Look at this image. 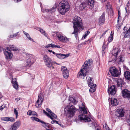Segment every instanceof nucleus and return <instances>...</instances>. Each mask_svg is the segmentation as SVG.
<instances>
[{
	"label": "nucleus",
	"instance_id": "obj_54",
	"mask_svg": "<svg viewBox=\"0 0 130 130\" xmlns=\"http://www.w3.org/2000/svg\"><path fill=\"white\" fill-rule=\"evenodd\" d=\"M53 22H54V23H56L57 24H60L61 23V22L59 21V20L57 21H55L54 20L53 21Z\"/></svg>",
	"mask_w": 130,
	"mask_h": 130
},
{
	"label": "nucleus",
	"instance_id": "obj_55",
	"mask_svg": "<svg viewBox=\"0 0 130 130\" xmlns=\"http://www.w3.org/2000/svg\"><path fill=\"white\" fill-rule=\"evenodd\" d=\"M31 115L37 116V113H36V112L34 111H32V113L31 114Z\"/></svg>",
	"mask_w": 130,
	"mask_h": 130
},
{
	"label": "nucleus",
	"instance_id": "obj_36",
	"mask_svg": "<svg viewBox=\"0 0 130 130\" xmlns=\"http://www.w3.org/2000/svg\"><path fill=\"white\" fill-rule=\"evenodd\" d=\"M56 7L57 6H56L55 7H53L51 9H46L45 10L47 12H50L51 13H52L55 11Z\"/></svg>",
	"mask_w": 130,
	"mask_h": 130
},
{
	"label": "nucleus",
	"instance_id": "obj_8",
	"mask_svg": "<svg viewBox=\"0 0 130 130\" xmlns=\"http://www.w3.org/2000/svg\"><path fill=\"white\" fill-rule=\"evenodd\" d=\"M44 96L42 93H40L38 96V99L35 105L36 107H40L43 101Z\"/></svg>",
	"mask_w": 130,
	"mask_h": 130
},
{
	"label": "nucleus",
	"instance_id": "obj_15",
	"mask_svg": "<svg viewBox=\"0 0 130 130\" xmlns=\"http://www.w3.org/2000/svg\"><path fill=\"white\" fill-rule=\"evenodd\" d=\"M108 94L112 95H114L116 92L115 86L112 85L108 88Z\"/></svg>",
	"mask_w": 130,
	"mask_h": 130
},
{
	"label": "nucleus",
	"instance_id": "obj_18",
	"mask_svg": "<svg viewBox=\"0 0 130 130\" xmlns=\"http://www.w3.org/2000/svg\"><path fill=\"white\" fill-rule=\"evenodd\" d=\"M12 83L13 85V86L14 88L17 90L18 89V85L17 82V80L16 78H14L12 79Z\"/></svg>",
	"mask_w": 130,
	"mask_h": 130
},
{
	"label": "nucleus",
	"instance_id": "obj_1",
	"mask_svg": "<svg viewBox=\"0 0 130 130\" xmlns=\"http://www.w3.org/2000/svg\"><path fill=\"white\" fill-rule=\"evenodd\" d=\"M58 9L60 14L64 15L70 9V6L68 2L66 1H62L58 4Z\"/></svg>",
	"mask_w": 130,
	"mask_h": 130
},
{
	"label": "nucleus",
	"instance_id": "obj_33",
	"mask_svg": "<svg viewBox=\"0 0 130 130\" xmlns=\"http://www.w3.org/2000/svg\"><path fill=\"white\" fill-rule=\"evenodd\" d=\"M23 33L26 36L27 38L30 40L33 41L34 42H35V41H34L33 39L30 37L29 35L25 31H24Z\"/></svg>",
	"mask_w": 130,
	"mask_h": 130
},
{
	"label": "nucleus",
	"instance_id": "obj_35",
	"mask_svg": "<svg viewBox=\"0 0 130 130\" xmlns=\"http://www.w3.org/2000/svg\"><path fill=\"white\" fill-rule=\"evenodd\" d=\"M61 38L62 39V40H60V41L63 42H67L69 41V39L67 38L66 36H63Z\"/></svg>",
	"mask_w": 130,
	"mask_h": 130
},
{
	"label": "nucleus",
	"instance_id": "obj_4",
	"mask_svg": "<svg viewBox=\"0 0 130 130\" xmlns=\"http://www.w3.org/2000/svg\"><path fill=\"white\" fill-rule=\"evenodd\" d=\"M44 61L45 63V64L47 67L54 69V67L52 66L53 64H56L59 65V64L56 63L55 62H53L51 58L49 57L47 55H45L43 57Z\"/></svg>",
	"mask_w": 130,
	"mask_h": 130
},
{
	"label": "nucleus",
	"instance_id": "obj_59",
	"mask_svg": "<svg viewBox=\"0 0 130 130\" xmlns=\"http://www.w3.org/2000/svg\"><path fill=\"white\" fill-rule=\"evenodd\" d=\"M113 34H114V31H112L111 32L110 36H113Z\"/></svg>",
	"mask_w": 130,
	"mask_h": 130
},
{
	"label": "nucleus",
	"instance_id": "obj_43",
	"mask_svg": "<svg viewBox=\"0 0 130 130\" xmlns=\"http://www.w3.org/2000/svg\"><path fill=\"white\" fill-rule=\"evenodd\" d=\"M103 128L105 130H110L109 127L106 124H105L103 125Z\"/></svg>",
	"mask_w": 130,
	"mask_h": 130
},
{
	"label": "nucleus",
	"instance_id": "obj_5",
	"mask_svg": "<svg viewBox=\"0 0 130 130\" xmlns=\"http://www.w3.org/2000/svg\"><path fill=\"white\" fill-rule=\"evenodd\" d=\"M30 58H28L27 60L24 62V66L29 67L36 61V59L33 55H30Z\"/></svg>",
	"mask_w": 130,
	"mask_h": 130
},
{
	"label": "nucleus",
	"instance_id": "obj_48",
	"mask_svg": "<svg viewBox=\"0 0 130 130\" xmlns=\"http://www.w3.org/2000/svg\"><path fill=\"white\" fill-rule=\"evenodd\" d=\"M14 114H15V115H16V118H17L18 117V112L15 108L14 109Z\"/></svg>",
	"mask_w": 130,
	"mask_h": 130
},
{
	"label": "nucleus",
	"instance_id": "obj_27",
	"mask_svg": "<svg viewBox=\"0 0 130 130\" xmlns=\"http://www.w3.org/2000/svg\"><path fill=\"white\" fill-rule=\"evenodd\" d=\"M79 108L80 110L83 111L84 114L87 113V111L83 103H82V106H79Z\"/></svg>",
	"mask_w": 130,
	"mask_h": 130
},
{
	"label": "nucleus",
	"instance_id": "obj_14",
	"mask_svg": "<svg viewBox=\"0 0 130 130\" xmlns=\"http://www.w3.org/2000/svg\"><path fill=\"white\" fill-rule=\"evenodd\" d=\"M123 96L124 98H130V91L126 89H124L122 91Z\"/></svg>",
	"mask_w": 130,
	"mask_h": 130
},
{
	"label": "nucleus",
	"instance_id": "obj_9",
	"mask_svg": "<svg viewBox=\"0 0 130 130\" xmlns=\"http://www.w3.org/2000/svg\"><path fill=\"white\" fill-rule=\"evenodd\" d=\"M109 72L111 75L114 77H117L118 76L119 73L117 69L115 67H112L110 68Z\"/></svg>",
	"mask_w": 130,
	"mask_h": 130
},
{
	"label": "nucleus",
	"instance_id": "obj_19",
	"mask_svg": "<svg viewBox=\"0 0 130 130\" xmlns=\"http://www.w3.org/2000/svg\"><path fill=\"white\" fill-rule=\"evenodd\" d=\"M105 14L103 13L99 19V24H103L105 22Z\"/></svg>",
	"mask_w": 130,
	"mask_h": 130
},
{
	"label": "nucleus",
	"instance_id": "obj_30",
	"mask_svg": "<svg viewBox=\"0 0 130 130\" xmlns=\"http://www.w3.org/2000/svg\"><path fill=\"white\" fill-rule=\"evenodd\" d=\"M69 100L70 102V103H72L73 104H75L77 103V101L74 98L72 97L70 98L69 99Z\"/></svg>",
	"mask_w": 130,
	"mask_h": 130
},
{
	"label": "nucleus",
	"instance_id": "obj_23",
	"mask_svg": "<svg viewBox=\"0 0 130 130\" xmlns=\"http://www.w3.org/2000/svg\"><path fill=\"white\" fill-rule=\"evenodd\" d=\"M124 58L123 56L120 55L118 58H116V60L118 64H120L124 60Z\"/></svg>",
	"mask_w": 130,
	"mask_h": 130
},
{
	"label": "nucleus",
	"instance_id": "obj_29",
	"mask_svg": "<svg viewBox=\"0 0 130 130\" xmlns=\"http://www.w3.org/2000/svg\"><path fill=\"white\" fill-rule=\"evenodd\" d=\"M62 74L64 77L66 79L68 77L69 74V70H66L65 72L62 73Z\"/></svg>",
	"mask_w": 130,
	"mask_h": 130
},
{
	"label": "nucleus",
	"instance_id": "obj_62",
	"mask_svg": "<svg viewBox=\"0 0 130 130\" xmlns=\"http://www.w3.org/2000/svg\"><path fill=\"white\" fill-rule=\"evenodd\" d=\"M127 123L130 126V118L128 119L127 121Z\"/></svg>",
	"mask_w": 130,
	"mask_h": 130
},
{
	"label": "nucleus",
	"instance_id": "obj_52",
	"mask_svg": "<svg viewBox=\"0 0 130 130\" xmlns=\"http://www.w3.org/2000/svg\"><path fill=\"white\" fill-rule=\"evenodd\" d=\"M5 105H3L1 106L0 107V111L2 110L5 107Z\"/></svg>",
	"mask_w": 130,
	"mask_h": 130
},
{
	"label": "nucleus",
	"instance_id": "obj_7",
	"mask_svg": "<svg viewBox=\"0 0 130 130\" xmlns=\"http://www.w3.org/2000/svg\"><path fill=\"white\" fill-rule=\"evenodd\" d=\"M83 25H74L73 27L74 29V31L72 34H74L76 38H77L78 36V30H83L84 29Z\"/></svg>",
	"mask_w": 130,
	"mask_h": 130
},
{
	"label": "nucleus",
	"instance_id": "obj_45",
	"mask_svg": "<svg viewBox=\"0 0 130 130\" xmlns=\"http://www.w3.org/2000/svg\"><path fill=\"white\" fill-rule=\"evenodd\" d=\"M36 29L38 30H39L40 32L42 34H43L45 32V31H44L43 29H40V28L37 27L36 28Z\"/></svg>",
	"mask_w": 130,
	"mask_h": 130
},
{
	"label": "nucleus",
	"instance_id": "obj_32",
	"mask_svg": "<svg viewBox=\"0 0 130 130\" xmlns=\"http://www.w3.org/2000/svg\"><path fill=\"white\" fill-rule=\"evenodd\" d=\"M122 80L120 79H119L118 80L117 83V87H120V88H121V86L122 84Z\"/></svg>",
	"mask_w": 130,
	"mask_h": 130
},
{
	"label": "nucleus",
	"instance_id": "obj_3",
	"mask_svg": "<svg viewBox=\"0 0 130 130\" xmlns=\"http://www.w3.org/2000/svg\"><path fill=\"white\" fill-rule=\"evenodd\" d=\"M88 66L87 61H85L83 65L80 72L78 73L77 77L79 78L84 79V77L86 75L87 72V69Z\"/></svg>",
	"mask_w": 130,
	"mask_h": 130
},
{
	"label": "nucleus",
	"instance_id": "obj_13",
	"mask_svg": "<svg viewBox=\"0 0 130 130\" xmlns=\"http://www.w3.org/2000/svg\"><path fill=\"white\" fill-rule=\"evenodd\" d=\"M78 117L81 120H83L86 122H88L90 121V118L85 115L81 114Z\"/></svg>",
	"mask_w": 130,
	"mask_h": 130
},
{
	"label": "nucleus",
	"instance_id": "obj_58",
	"mask_svg": "<svg viewBox=\"0 0 130 130\" xmlns=\"http://www.w3.org/2000/svg\"><path fill=\"white\" fill-rule=\"evenodd\" d=\"M56 45L53 44H51V47L53 48H55Z\"/></svg>",
	"mask_w": 130,
	"mask_h": 130
},
{
	"label": "nucleus",
	"instance_id": "obj_24",
	"mask_svg": "<svg viewBox=\"0 0 130 130\" xmlns=\"http://www.w3.org/2000/svg\"><path fill=\"white\" fill-rule=\"evenodd\" d=\"M124 38H126L130 37V28L124 32Z\"/></svg>",
	"mask_w": 130,
	"mask_h": 130
},
{
	"label": "nucleus",
	"instance_id": "obj_11",
	"mask_svg": "<svg viewBox=\"0 0 130 130\" xmlns=\"http://www.w3.org/2000/svg\"><path fill=\"white\" fill-rule=\"evenodd\" d=\"M115 115L116 116L120 117H123L124 116V111L122 108L120 107L116 110Z\"/></svg>",
	"mask_w": 130,
	"mask_h": 130
},
{
	"label": "nucleus",
	"instance_id": "obj_17",
	"mask_svg": "<svg viewBox=\"0 0 130 130\" xmlns=\"http://www.w3.org/2000/svg\"><path fill=\"white\" fill-rule=\"evenodd\" d=\"M6 50L10 52L12 51H17L19 50L18 49H17L16 47L13 45H8L7 46Z\"/></svg>",
	"mask_w": 130,
	"mask_h": 130
},
{
	"label": "nucleus",
	"instance_id": "obj_22",
	"mask_svg": "<svg viewBox=\"0 0 130 130\" xmlns=\"http://www.w3.org/2000/svg\"><path fill=\"white\" fill-rule=\"evenodd\" d=\"M86 79L88 83V86L89 87L92 86L93 84V81L92 80L91 78L89 76L86 77Z\"/></svg>",
	"mask_w": 130,
	"mask_h": 130
},
{
	"label": "nucleus",
	"instance_id": "obj_12",
	"mask_svg": "<svg viewBox=\"0 0 130 130\" xmlns=\"http://www.w3.org/2000/svg\"><path fill=\"white\" fill-rule=\"evenodd\" d=\"M85 2L87 5V6L91 9L93 8L94 5V2L92 0H86Z\"/></svg>",
	"mask_w": 130,
	"mask_h": 130
},
{
	"label": "nucleus",
	"instance_id": "obj_49",
	"mask_svg": "<svg viewBox=\"0 0 130 130\" xmlns=\"http://www.w3.org/2000/svg\"><path fill=\"white\" fill-rule=\"evenodd\" d=\"M2 120L3 121H8L9 120V117H6L3 118H2Z\"/></svg>",
	"mask_w": 130,
	"mask_h": 130
},
{
	"label": "nucleus",
	"instance_id": "obj_2",
	"mask_svg": "<svg viewBox=\"0 0 130 130\" xmlns=\"http://www.w3.org/2000/svg\"><path fill=\"white\" fill-rule=\"evenodd\" d=\"M65 109L67 110L66 115L69 118L72 117L74 115L75 112L77 111V109L73 106H68L66 107Z\"/></svg>",
	"mask_w": 130,
	"mask_h": 130
},
{
	"label": "nucleus",
	"instance_id": "obj_40",
	"mask_svg": "<svg viewBox=\"0 0 130 130\" xmlns=\"http://www.w3.org/2000/svg\"><path fill=\"white\" fill-rule=\"evenodd\" d=\"M43 113H44L45 115H46L47 116L50 118L52 120H53V118L51 117V116L49 113L46 112L45 110H43Z\"/></svg>",
	"mask_w": 130,
	"mask_h": 130
},
{
	"label": "nucleus",
	"instance_id": "obj_42",
	"mask_svg": "<svg viewBox=\"0 0 130 130\" xmlns=\"http://www.w3.org/2000/svg\"><path fill=\"white\" fill-rule=\"evenodd\" d=\"M61 70L62 73L64 72H65L66 70H68L67 68L65 66H63L61 67Z\"/></svg>",
	"mask_w": 130,
	"mask_h": 130
},
{
	"label": "nucleus",
	"instance_id": "obj_56",
	"mask_svg": "<svg viewBox=\"0 0 130 130\" xmlns=\"http://www.w3.org/2000/svg\"><path fill=\"white\" fill-rule=\"evenodd\" d=\"M59 32L58 31H55L54 32H52V35L53 36H55V35H56V33L57 32Z\"/></svg>",
	"mask_w": 130,
	"mask_h": 130
},
{
	"label": "nucleus",
	"instance_id": "obj_44",
	"mask_svg": "<svg viewBox=\"0 0 130 130\" xmlns=\"http://www.w3.org/2000/svg\"><path fill=\"white\" fill-rule=\"evenodd\" d=\"M111 6L110 3H108L106 5V7L107 9H111Z\"/></svg>",
	"mask_w": 130,
	"mask_h": 130
},
{
	"label": "nucleus",
	"instance_id": "obj_53",
	"mask_svg": "<svg viewBox=\"0 0 130 130\" xmlns=\"http://www.w3.org/2000/svg\"><path fill=\"white\" fill-rule=\"evenodd\" d=\"M32 113V111L30 110H29L27 112V114L29 116L31 115Z\"/></svg>",
	"mask_w": 130,
	"mask_h": 130
},
{
	"label": "nucleus",
	"instance_id": "obj_25",
	"mask_svg": "<svg viewBox=\"0 0 130 130\" xmlns=\"http://www.w3.org/2000/svg\"><path fill=\"white\" fill-rule=\"evenodd\" d=\"M124 75L126 78L129 80H130V72L127 71L124 72Z\"/></svg>",
	"mask_w": 130,
	"mask_h": 130
},
{
	"label": "nucleus",
	"instance_id": "obj_63",
	"mask_svg": "<svg viewBox=\"0 0 130 130\" xmlns=\"http://www.w3.org/2000/svg\"><path fill=\"white\" fill-rule=\"evenodd\" d=\"M87 36V35L85 34L83 36L82 38H84V39H85Z\"/></svg>",
	"mask_w": 130,
	"mask_h": 130
},
{
	"label": "nucleus",
	"instance_id": "obj_39",
	"mask_svg": "<svg viewBox=\"0 0 130 130\" xmlns=\"http://www.w3.org/2000/svg\"><path fill=\"white\" fill-rule=\"evenodd\" d=\"M20 124L21 122L20 121H17L15 122L13 124L15 126L16 128L17 129V128L19 127V126L20 125Z\"/></svg>",
	"mask_w": 130,
	"mask_h": 130
},
{
	"label": "nucleus",
	"instance_id": "obj_6",
	"mask_svg": "<svg viewBox=\"0 0 130 130\" xmlns=\"http://www.w3.org/2000/svg\"><path fill=\"white\" fill-rule=\"evenodd\" d=\"M120 50L118 48H115L112 50L111 52L112 56L111 57V58L110 60H109V62L112 61H115L117 57V55L118 54L120 53Z\"/></svg>",
	"mask_w": 130,
	"mask_h": 130
},
{
	"label": "nucleus",
	"instance_id": "obj_37",
	"mask_svg": "<svg viewBox=\"0 0 130 130\" xmlns=\"http://www.w3.org/2000/svg\"><path fill=\"white\" fill-rule=\"evenodd\" d=\"M42 123V125L45 128H49V125L47 123H46L43 121H41V122Z\"/></svg>",
	"mask_w": 130,
	"mask_h": 130
},
{
	"label": "nucleus",
	"instance_id": "obj_41",
	"mask_svg": "<svg viewBox=\"0 0 130 130\" xmlns=\"http://www.w3.org/2000/svg\"><path fill=\"white\" fill-rule=\"evenodd\" d=\"M106 46L103 45L102 46V54H104L106 51Z\"/></svg>",
	"mask_w": 130,
	"mask_h": 130
},
{
	"label": "nucleus",
	"instance_id": "obj_38",
	"mask_svg": "<svg viewBox=\"0 0 130 130\" xmlns=\"http://www.w3.org/2000/svg\"><path fill=\"white\" fill-rule=\"evenodd\" d=\"M32 121H36L40 122L41 121L38 118L34 117H30Z\"/></svg>",
	"mask_w": 130,
	"mask_h": 130
},
{
	"label": "nucleus",
	"instance_id": "obj_57",
	"mask_svg": "<svg viewBox=\"0 0 130 130\" xmlns=\"http://www.w3.org/2000/svg\"><path fill=\"white\" fill-rule=\"evenodd\" d=\"M108 30H106V31H105V32H104L102 34L101 36L100 37V38H101L103 36H104V35L106 33V32Z\"/></svg>",
	"mask_w": 130,
	"mask_h": 130
},
{
	"label": "nucleus",
	"instance_id": "obj_61",
	"mask_svg": "<svg viewBox=\"0 0 130 130\" xmlns=\"http://www.w3.org/2000/svg\"><path fill=\"white\" fill-rule=\"evenodd\" d=\"M43 35L45 36L46 37H47L48 36V35L45 32V33H43Z\"/></svg>",
	"mask_w": 130,
	"mask_h": 130
},
{
	"label": "nucleus",
	"instance_id": "obj_47",
	"mask_svg": "<svg viewBox=\"0 0 130 130\" xmlns=\"http://www.w3.org/2000/svg\"><path fill=\"white\" fill-rule=\"evenodd\" d=\"M121 14L120 12L119 11H118V22L120 20H121V17L120 16Z\"/></svg>",
	"mask_w": 130,
	"mask_h": 130
},
{
	"label": "nucleus",
	"instance_id": "obj_26",
	"mask_svg": "<svg viewBox=\"0 0 130 130\" xmlns=\"http://www.w3.org/2000/svg\"><path fill=\"white\" fill-rule=\"evenodd\" d=\"M46 110L48 112V113H49V114L51 116V117L52 116L53 118V117L55 119H56L57 118V116L54 113H53L50 109L48 108H47L46 109Z\"/></svg>",
	"mask_w": 130,
	"mask_h": 130
},
{
	"label": "nucleus",
	"instance_id": "obj_28",
	"mask_svg": "<svg viewBox=\"0 0 130 130\" xmlns=\"http://www.w3.org/2000/svg\"><path fill=\"white\" fill-rule=\"evenodd\" d=\"M96 86V85L95 84H93V85L91 86V87L90 88V92L92 93L94 92L95 90Z\"/></svg>",
	"mask_w": 130,
	"mask_h": 130
},
{
	"label": "nucleus",
	"instance_id": "obj_51",
	"mask_svg": "<svg viewBox=\"0 0 130 130\" xmlns=\"http://www.w3.org/2000/svg\"><path fill=\"white\" fill-rule=\"evenodd\" d=\"M9 121H10L11 122H13L14 121V119L12 117H9Z\"/></svg>",
	"mask_w": 130,
	"mask_h": 130
},
{
	"label": "nucleus",
	"instance_id": "obj_34",
	"mask_svg": "<svg viewBox=\"0 0 130 130\" xmlns=\"http://www.w3.org/2000/svg\"><path fill=\"white\" fill-rule=\"evenodd\" d=\"M87 6V5L86 3H83L80 5L79 9L80 10H82Z\"/></svg>",
	"mask_w": 130,
	"mask_h": 130
},
{
	"label": "nucleus",
	"instance_id": "obj_10",
	"mask_svg": "<svg viewBox=\"0 0 130 130\" xmlns=\"http://www.w3.org/2000/svg\"><path fill=\"white\" fill-rule=\"evenodd\" d=\"M73 24H82V21L81 18L77 16H75L73 19Z\"/></svg>",
	"mask_w": 130,
	"mask_h": 130
},
{
	"label": "nucleus",
	"instance_id": "obj_16",
	"mask_svg": "<svg viewBox=\"0 0 130 130\" xmlns=\"http://www.w3.org/2000/svg\"><path fill=\"white\" fill-rule=\"evenodd\" d=\"M4 53L6 59H10L12 58L13 55L11 52H8L6 50H5Z\"/></svg>",
	"mask_w": 130,
	"mask_h": 130
},
{
	"label": "nucleus",
	"instance_id": "obj_46",
	"mask_svg": "<svg viewBox=\"0 0 130 130\" xmlns=\"http://www.w3.org/2000/svg\"><path fill=\"white\" fill-rule=\"evenodd\" d=\"M17 128L14 124L11 126V128L9 129L10 130H16Z\"/></svg>",
	"mask_w": 130,
	"mask_h": 130
},
{
	"label": "nucleus",
	"instance_id": "obj_60",
	"mask_svg": "<svg viewBox=\"0 0 130 130\" xmlns=\"http://www.w3.org/2000/svg\"><path fill=\"white\" fill-rule=\"evenodd\" d=\"M19 33V32H18L14 34L13 35H14V37H16L18 35Z\"/></svg>",
	"mask_w": 130,
	"mask_h": 130
},
{
	"label": "nucleus",
	"instance_id": "obj_64",
	"mask_svg": "<svg viewBox=\"0 0 130 130\" xmlns=\"http://www.w3.org/2000/svg\"><path fill=\"white\" fill-rule=\"evenodd\" d=\"M129 2L128 1V2L127 4V5H126V6L127 7H128L129 6Z\"/></svg>",
	"mask_w": 130,
	"mask_h": 130
},
{
	"label": "nucleus",
	"instance_id": "obj_31",
	"mask_svg": "<svg viewBox=\"0 0 130 130\" xmlns=\"http://www.w3.org/2000/svg\"><path fill=\"white\" fill-rule=\"evenodd\" d=\"M63 36V34L60 32H59L56 33V36L59 41L62 40L61 38H62Z\"/></svg>",
	"mask_w": 130,
	"mask_h": 130
},
{
	"label": "nucleus",
	"instance_id": "obj_20",
	"mask_svg": "<svg viewBox=\"0 0 130 130\" xmlns=\"http://www.w3.org/2000/svg\"><path fill=\"white\" fill-rule=\"evenodd\" d=\"M56 55L59 59H63L69 56L68 54H56Z\"/></svg>",
	"mask_w": 130,
	"mask_h": 130
},
{
	"label": "nucleus",
	"instance_id": "obj_21",
	"mask_svg": "<svg viewBox=\"0 0 130 130\" xmlns=\"http://www.w3.org/2000/svg\"><path fill=\"white\" fill-rule=\"evenodd\" d=\"M111 104L113 106H116L118 104V101L117 99L114 98H112L111 99Z\"/></svg>",
	"mask_w": 130,
	"mask_h": 130
},
{
	"label": "nucleus",
	"instance_id": "obj_50",
	"mask_svg": "<svg viewBox=\"0 0 130 130\" xmlns=\"http://www.w3.org/2000/svg\"><path fill=\"white\" fill-rule=\"evenodd\" d=\"M113 36H110L108 38V41L109 42H111L113 40Z\"/></svg>",
	"mask_w": 130,
	"mask_h": 130
}]
</instances>
